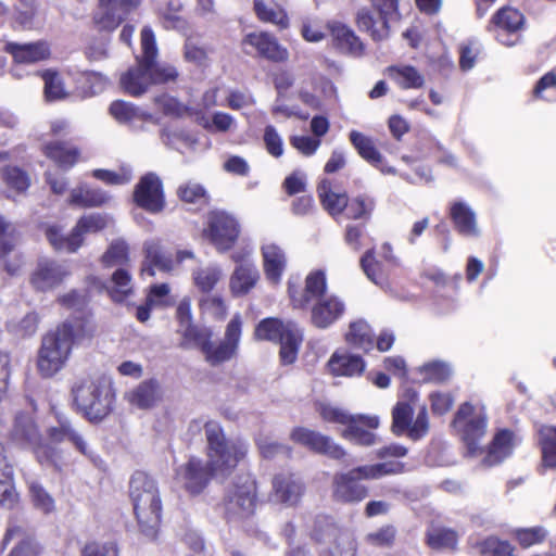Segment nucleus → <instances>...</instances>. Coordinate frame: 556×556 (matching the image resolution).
Segmentation results:
<instances>
[{
	"instance_id": "1",
	"label": "nucleus",
	"mask_w": 556,
	"mask_h": 556,
	"mask_svg": "<svg viewBox=\"0 0 556 556\" xmlns=\"http://www.w3.org/2000/svg\"><path fill=\"white\" fill-rule=\"evenodd\" d=\"M204 432L207 442L206 465L201 459L191 457L176 472L178 482L191 494L201 493L212 477L224 478L230 475L248 453L247 443L228 440L217 421L205 422Z\"/></svg>"
},
{
	"instance_id": "2",
	"label": "nucleus",
	"mask_w": 556,
	"mask_h": 556,
	"mask_svg": "<svg viewBox=\"0 0 556 556\" xmlns=\"http://www.w3.org/2000/svg\"><path fill=\"white\" fill-rule=\"evenodd\" d=\"M141 56L137 58L138 66L129 70L121 77V85L124 90L135 97L144 93L153 84L174 81L178 76L174 66L156 62L155 36L148 26L141 30Z\"/></svg>"
},
{
	"instance_id": "3",
	"label": "nucleus",
	"mask_w": 556,
	"mask_h": 556,
	"mask_svg": "<svg viewBox=\"0 0 556 556\" xmlns=\"http://www.w3.org/2000/svg\"><path fill=\"white\" fill-rule=\"evenodd\" d=\"M92 328L81 320H66L48 331L41 339L37 368L42 377L50 378L67 363L73 344L92 334Z\"/></svg>"
},
{
	"instance_id": "4",
	"label": "nucleus",
	"mask_w": 556,
	"mask_h": 556,
	"mask_svg": "<svg viewBox=\"0 0 556 556\" xmlns=\"http://www.w3.org/2000/svg\"><path fill=\"white\" fill-rule=\"evenodd\" d=\"M404 465L389 460L355 467L348 472L336 473L332 479V496L341 503H359L368 495V488L359 480H378L387 476L401 473Z\"/></svg>"
},
{
	"instance_id": "5",
	"label": "nucleus",
	"mask_w": 556,
	"mask_h": 556,
	"mask_svg": "<svg viewBox=\"0 0 556 556\" xmlns=\"http://www.w3.org/2000/svg\"><path fill=\"white\" fill-rule=\"evenodd\" d=\"M129 496L140 530L149 538L156 535L162 513V502L155 481L138 471L129 483Z\"/></svg>"
},
{
	"instance_id": "6",
	"label": "nucleus",
	"mask_w": 556,
	"mask_h": 556,
	"mask_svg": "<svg viewBox=\"0 0 556 556\" xmlns=\"http://www.w3.org/2000/svg\"><path fill=\"white\" fill-rule=\"evenodd\" d=\"M72 394L77 408L90 421H100L108 416L115 399L111 381L104 376L77 380Z\"/></svg>"
},
{
	"instance_id": "7",
	"label": "nucleus",
	"mask_w": 556,
	"mask_h": 556,
	"mask_svg": "<svg viewBox=\"0 0 556 556\" xmlns=\"http://www.w3.org/2000/svg\"><path fill=\"white\" fill-rule=\"evenodd\" d=\"M392 432L406 434L412 440H419L428 433L427 409L419 403L418 393L413 389L404 391L392 409Z\"/></svg>"
},
{
	"instance_id": "8",
	"label": "nucleus",
	"mask_w": 556,
	"mask_h": 556,
	"mask_svg": "<svg viewBox=\"0 0 556 556\" xmlns=\"http://www.w3.org/2000/svg\"><path fill=\"white\" fill-rule=\"evenodd\" d=\"M223 507L225 517L230 522L249 518L256 507V484L250 476H241L226 489Z\"/></svg>"
},
{
	"instance_id": "9",
	"label": "nucleus",
	"mask_w": 556,
	"mask_h": 556,
	"mask_svg": "<svg viewBox=\"0 0 556 556\" xmlns=\"http://www.w3.org/2000/svg\"><path fill=\"white\" fill-rule=\"evenodd\" d=\"M11 438L17 443L30 446L41 465L58 467L61 460L60 451L42 442L38 427L28 414L20 413L15 416Z\"/></svg>"
},
{
	"instance_id": "10",
	"label": "nucleus",
	"mask_w": 556,
	"mask_h": 556,
	"mask_svg": "<svg viewBox=\"0 0 556 556\" xmlns=\"http://www.w3.org/2000/svg\"><path fill=\"white\" fill-rule=\"evenodd\" d=\"M453 424L466 444L467 453L471 456L482 455L484 450L480 445V441L486 432L484 408L464 403L458 408Z\"/></svg>"
},
{
	"instance_id": "11",
	"label": "nucleus",
	"mask_w": 556,
	"mask_h": 556,
	"mask_svg": "<svg viewBox=\"0 0 556 556\" xmlns=\"http://www.w3.org/2000/svg\"><path fill=\"white\" fill-rule=\"evenodd\" d=\"M240 233L238 222L230 214L223 211H214L207 215L204 235L220 252L233 247Z\"/></svg>"
},
{
	"instance_id": "12",
	"label": "nucleus",
	"mask_w": 556,
	"mask_h": 556,
	"mask_svg": "<svg viewBox=\"0 0 556 556\" xmlns=\"http://www.w3.org/2000/svg\"><path fill=\"white\" fill-rule=\"evenodd\" d=\"M242 321L239 315H235L228 323L224 339L215 344L210 339L203 354L207 363L217 366L236 357L241 338Z\"/></svg>"
},
{
	"instance_id": "13",
	"label": "nucleus",
	"mask_w": 556,
	"mask_h": 556,
	"mask_svg": "<svg viewBox=\"0 0 556 556\" xmlns=\"http://www.w3.org/2000/svg\"><path fill=\"white\" fill-rule=\"evenodd\" d=\"M71 275L68 264L41 258L33 270L29 282L36 291L49 292L59 288Z\"/></svg>"
},
{
	"instance_id": "14",
	"label": "nucleus",
	"mask_w": 556,
	"mask_h": 556,
	"mask_svg": "<svg viewBox=\"0 0 556 556\" xmlns=\"http://www.w3.org/2000/svg\"><path fill=\"white\" fill-rule=\"evenodd\" d=\"M290 438L311 451L333 459H341L346 455V451L337 444L332 438L315 430L299 427L292 430Z\"/></svg>"
},
{
	"instance_id": "15",
	"label": "nucleus",
	"mask_w": 556,
	"mask_h": 556,
	"mask_svg": "<svg viewBox=\"0 0 556 556\" xmlns=\"http://www.w3.org/2000/svg\"><path fill=\"white\" fill-rule=\"evenodd\" d=\"M525 17L521 12L513 8H503L493 16L489 31H496V39L505 46H514L519 40V30L523 26Z\"/></svg>"
},
{
	"instance_id": "16",
	"label": "nucleus",
	"mask_w": 556,
	"mask_h": 556,
	"mask_svg": "<svg viewBox=\"0 0 556 556\" xmlns=\"http://www.w3.org/2000/svg\"><path fill=\"white\" fill-rule=\"evenodd\" d=\"M135 203L148 211L156 214L163 211L165 199L161 179L153 173H148L136 185L134 190Z\"/></svg>"
},
{
	"instance_id": "17",
	"label": "nucleus",
	"mask_w": 556,
	"mask_h": 556,
	"mask_svg": "<svg viewBox=\"0 0 556 556\" xmlns=\"http://www.w3.org/2000/svg\"><path fill=\"white\" fill-rule=\"evenodd\" d=\"M146 264L142 267V274L153 276L154 267L162 271H173L186 260H193L194 254L189 250H179L176 252L175 260L162 252L159 242L151 240L144 243Z\"/></svg>"
},
{
	"instance_id": "18",
	"label": "nucleus",
	"mask_w": 556,
	"mask_h": 556,
	"mask_svg": "<svg viewBox=\"0 0 556 556\" xmlns=\"http://www.w3.org/2000/svg\"><path fill=\"white\" fill-rule=\"evenodd\" d=\"M380 419L376 415L356 414L341 431V437L356 445L372 446L379 442V438L371 430L379 427Z\"/></svg>"
},
{
	"instance_id": "19",
	"label": "nucleus",
	"mask_w": 556,
	"mask_h": 556,
	"mask_svg": "<svg viewBox=\"0 0 556 556\" xmlns=\"http://www.w3.org/2000/svg\"><path fill=\"white\" fill-rule=\"evenodd\" d=\"M139 2L140 0H100L93 17L94 23L100 29L113 30Z\"/></svg>"
},
{
	"instance_id": "20",
	"label": "nucleus",
	"mask_w": 556,
	"mask_h": 556,
	"mask_svg": "<svg viewBox=\"0 0 556 556\" xmlns=\"http://www.w3.org/2000/svg\"><path fill=\"white\" fill-rule=\"evenodd\" d=\"M344 301L334 294L318 298L311 306V323L318 329H327L345 313Z\"/></svg>"
},
{
	"instance_id": "21",
	"label": "nucleus",
	"mask_w": 556,
	"mask_h": 556,
	"mask_svg": "<svg viewBox=\"0 0 556 556\" xmlns=\"http://www.w3.org/2000/svg\"><path fill=\"white\" fill-rule=\"evenodd\" d=\"M111 222L108 215L89 214L83 216L76 224L75 228L68 235V238L62 243L55 240V230L50 231V237L53 243L61 248H68L72 251H77L84 242V235L93 233L104 229Z\"/></svg>"
},
{
	"instance_id": "22",
	"label": "nucleus",
	"mask_w": 556,
	"mask_h": 556,
	"mask_svg": "<svg viewBox=\"0 0 556 556\" xmlns=\"http://www.w3.org/2000/svg\"><path fill=\"white\" fill-rule=\"evenodd\" d=\"M251 251H245L243 253H233L231 258L239 263V265L235 268L231 277H230V290L233 295H243L247 294L254 286L256 285L260 273L256 266L244 260L247 255H250Z\"/></svg>"
},
{
	"instance_id": "23",
	"label": "nucleus",
	"mask_w": 556,
	"mask_h": 556,
	"mask_svg": "<svg viewBox=\"0 0 556 556\" xmlns=\"http://www.w3.org/2000/svg\"><path fill=\"white\" fill-rule=\"evenodd\" d=\"M243 43L254 48L258 55L269 61L285 62L289 59L288 50L269 33H251L244 37Z\"/></svg>"
},
{
	"instance_id": "24",
	"label": "nucleus",
	"mask_w": 556,
	"mask_h": 556,
	"mask_svg": "<svg viewBox=\"0 0 556 556\" xmlns=\"http://www.w3.org/2000/svg\"><path fill=\"white\" fill-rule=\"evenodd\" d=\"M5 51L15 62L22 64H35L48 60L51 55L49 43L41 40L28 43L8 42Z\"/></svg>"
},
{
	"instance_id": "25",
	"label": "nucleus",
	"mask_w": 556,
	"mask_h": 556,
	"mask_svg": "<svg viewBox=\"0 0 556 556\" xmlns=\"http://www.w3.org/2000/svg\"><path fill=\"white\" fill-rule=\"evenodd\" d=\"M48 439L52 443L70 442L81 454L89 456L90 451L83 434L76 429L66 417H60L58 425L47 430Z\"/></svg>"
},
{
	"instance_id": "26",
	"label": "nucleus",
	"mask_w": 556,
	"mask_h": 556,
	"mask_svg": "<svg viewBox=\"0 0 556 556\" xmlns=\"http://www.w3.org/2000/svg\"><path fill=\"white\" fill-rule=\"evenodd\" d=\"M303 494V484L293 475H278L273 481V500L289 506L295 505Z\"/></svg>"
},
{
	"instance_id": "27",
	"label": "nucleus",
	"mask_w": 556,
	"mask_h": 556,
	"mask_svg": "<svg viewBox=\"0 0 556 556\" xmlns=\"http://www.w3.org/2000/svg\"><path fill=\"white\" fill-rule=\"evenodd\" d=\"M327 29L330 31L333 45L343 53L361 55L363 52V43L354 31L346 25L331 21L327 23Z\"/></svg>"
},
{
	"instance_id": "28",
	"label": "nucleus",
	"mask_w": 556,
	"mask_h": 556,
	"mask_svg": "<svg viewBox=\"0 0 556 556\" xmlns=\"http://www.w3.org/2000/svg\"><path fill=\"white\" fill-rule=\"evenodd\" d=\"M350 141L357 150L358 154L368 163L379 168L382 174H395V169L390 166H384L382 162V155L377 150L371 138L364 134L352 130L350 132Z\"/></svg>"
},
{
	"instance_id": "29",
	"label": "nucleus",
	"mask_w": 556,
	"mask_h": 556,
	"mask_svg": "<svg viewBox=\"0 0 556 556\" xmlns=\"http://www.w3.org/2000/svg\"><path fill=\"white\" fill-rule=\"evenodd\" d=\"M262 256L266 278L273 283H278L287 266L285 251L273 242L262 245Z\"/></svg>"
},
{
	"instance_id": "30",
	"label": "nucleus",
	"mask_w": 556,
	"mask_h": 556,
	"mask_svg": "<svg viewBox=\"0 0 556 556\" xmlns=\"http://www.w3.org/2000/svg\"><path fill=\"white\" fill-rule=\"evenodd\" d=\"M163 395L161 384L155 379H149L139 383L127 394L130 404L141 408L153 407Z\"/></svg>"
},
{
	"instance_id": "31",
	"label": "nucleus",
	"mask_w": 556,
	"mask_h": 556,
	"mask_svg": "<svg viewBox=\"0 0 556 556\" xmlns=\"http://www.w3.org/2000/svg\"><path fill=\"white\" fill-rule=\"evenodd\" d=\"M517 443L518 440L516 435L509 430L498 431L488 448L483 463L486 466H493L501 463L511 454Z\"/></svg>"
},
{
	"instance_id": "32",
	"label": "nucleus",
	"mask_w": 556,
	"mask_h": 556,
	"mask_svg": "<svg viewBox=\"0 0 556 556\" xmlns=\"http://www.w3.org/2000/svg\"><path fill=\"white\" fill-rule=\"evenodd\" d=\"M111 197L103 190L81 184L70 192L68 204L77 207H93L106 204Z\"/></svg>"
},
{
	"instance_id": "33",
	"label": "nucleus",
	"mask_w": 556,
	"mask_h": 556,
	"mask_svg": "<svg viewBox=\"0 0 556 556\" xmlns=\"http://www.w3.org/2000/svg\"><path fill=\"white\" fill-rule=\"evenodd\" d=\"M451 217L459 233L466 237H478L480 230L475 212L464 202H455L451 206Z\"/></svg>"
},
{
	"instance_id": "34",
	"label": "nucleus",
	"mask_w": 556,
	"mask_h": 556,
	"mask_svg": "<svg viewBox=\"0 0 556 556\" xmlns=\"http://www.w3.org/2000/svg\"><path fill=\"white\" fill-rule=\"evenodd\" d=\"M43 153L63 169L73 167L77 163L80 154L76 147L60 141L45 144Z\"/></svg>"
},
{
	"instance_id": "35",
	"label": "nucleus",
	"mask_w": 556,
	"mask_h": 556,
	"mask_svg": "<svg viewBox=\"0 0 556 556\" xmlns=\"http://www.w3.org/2000/svg\"><path fill=\"white\" fill-rule=\"evenodd\" d=\"M254 12L262 22L274 24L281 29L289 26L285 9L275 0H254Z\"/></svg>"
},
{
	"instance_id": "36",
	"label": "nucleus",
	"mask_w": 556,
	"mask_h": 556,
	"mask_svg": "<svg viewBox=\"0 0 556 556\" xmlns=\"http://www.w3.org/2000/svg\"><path fill=\"white\" fill-rule=\"evenodd\" d=\"M317 192L324 208L333 217L340 215L348 206L346 193L333 191L331 182L327 179L319 182Z\"/></svg>"
},
{
	"instance_id": "37",
	"label": "nucleus",
	"mask_w": 556,
	"mask_h": 556,
	"mask_svg": "<svg viewBox=\"0 0 556 556\" xmlns=\"http://www.w3.org/2000/svg\"><path fill=\"white\" fill-rule=\"evenodd\" d=\"M329 368L337 376H356L361 375L365 369V363L358 355L349 353H334L329 359Z\"/></svg>"
},
{
	"instance_id": "38",
	"label": "nucleus",
	"mask_w": 556,
	"mask_h": 556,
	"mask_svg": "<svg viewBox=\"0 0 556 556\" xmlns=\"http://www.w3.org/2000/svg\"><path fill=\"white\" fill-rule=\"evenodd\" d=\"M327 283L326 276L323 271H315L309 274L305 280V294L299 299L291 293V299L294 306L302 307L305 304L317 301L318 298L326 296Z\"/></svg>"
},
{
	"instance_id": "39",
	"label": "nucleus",
	"mask_w": 556,
	"mask_h": 556,
	"mask_svg": "<svg viewBox=\"0 0 556 556\" xmlns=\"http://www.w3.org/2000/svg\"><path fill=\"white\" fill-rule=\"evenodd\" d=\"M303 341L302 330L294 323H289V328L280 342V359L282 364L289 365L295 362L299 349Z\"/></svg>"
},
{
	"instance_id": "40",
	"label": "nucleus",
	"mask_w": 556,
	"mask_h": 556,
	"mask_svg": "<svg viewBox=\"0 0 556 556\" xmlns=\"http://www.w3.org/2000/svg\"><path fill=\"white\" fill-rule=\"evenodd\" d=\"M345 340L349 344L365 352L370 351L374 346L371 328L364 319H358L350 324Z\"/></svg>"
},
{
	"instance_id": "41",
	"label": "nucleus",
	"mask_w": 556,
	"mask_h": 556,
	"mask_svg": "<svg viewBox=\"0 0 556 556\" xmlns=\"http://www.w3.org/2000/svg\"><path fill=\"white\" fill-rule=\"evenodd\" d=\"M223 277V269L216 264H208L206 266L199 267L192 273V279L195 287L207 294L215 288Z\"/></svg>"
},
{
	"instance_id": "42",
	"label": "nucleus",
	"mask_w": 556,
	"mask_h": 556,
	"mask_svg": "<svg viewBox=\"0 0 556 556\" xmlns=\"http://www.w3.org/2000/svg\"><path fill=\"white\" fill-rule=\"evenodd\" d=\"M389 264L384 263L383 260L379 261L376 258L375 250H368L361 258V267L368 279L376 285H383L388 273Z\"/></svg>"
},
{
	"instance_id": "43",
	"label": "nucleus",
	"mask_w": 556,
	"mask_h": 556,
	"mask_svg": "<svg viewBox=\"0 0 556 556\" xmlns=\"http://www.w3.org/2000/svg\"><path fill=\"white\" fill-rule=\"evenodd\" d=\"M178 332L182 337L180 345L185 349L200 348L203 352L212 339V331L207 328H199L192 324H188L178 328Z\"/></svg>"
},
{
	"instance_id": "44",
	"label": "nucleus",
	"mask_w": 556,
	"mask_h": 556,
	"mask_svg": "<svg viewBox=\"0 0 556 556\" xmlns=\"http://www.w3.org/2000/svg\"><path fill=\"white\" fill-rule=\"evenodd\" d=\"M542 462L545 467H556V427L543 426L540 429Z\"/></svg>"
},
{
	"instance_id": "45",
	"label": "nucleus",
	"mask_w": 556,
	"mask_h": 556,
	"mask_svg": "<svg viewBox=\"0 0 556 556\" xmlns=\"http://www.w3.org/2000/svg\"><path fill=\"white\" fill-rule=\"evenodd\" d=\"M389 72L390 76L405 89L420 88L425 83L424 76L410 65L392 66Z\"/></svg>"
},
{
	"instance_id": "46",
	"label": "nucleus",
	"mask_w": 556,
	"mask_h": 556,
	"mask_svg": "<svg viewBox=\"0 0 556 556\" xmlns=\"http://www.w3.org/2000/svg\"><path fill=\"white\" fill-rule=\"evenodd\" d=\"M77 90L81 97H92L102 92L108 86V79L97 72H85L77 81Z\"/></svg>"
},
{
	"instance_id": "47",
	"label": "nucleus",
	"mask_w": 556,
	"mask_h": 556,
	"mask_svg": "<svg viewBox=\"0 0 556 556\" xmlns=\"http://www.w3.org/2000/svg\"><path fill=\"white\" fill-rule=\"evenodd\" d=\"M357 25L361 29L369 31L371 37L376 40H381L388 35V22L380 17L376 22L371 12L367 9H362L357 13Z\"/></svg>"
},
{
	"instance_id": "48",
	"label": "nucleus",
	"mask_w": 556,
	"mask_h": 556,
	"mask_svg": "<svg viewBox=\"0 0 556 556\" xmlns=\"http://www.w3.org/2000/svg\"><path fill=\"white\" fill-rule=\"evenodd\" d=\"M289 323H283L277 318H266L257 325L255 337L260 340L279 341L287 332Z\"/></svg>"
},
{
	"instance_id": "49",
	"label": "nucleus",
	"mask_w": 556,
	"mask_h": 556,
	"mask_svg": "<svg viewBox=\"0 0 556 556\" xmlns=\"http://www.w3.org/2000/svg\"><path fill=\"white\" fill-rule=\"evenodd\" d=\"M39 317L36 313H27L18 319H12L8 323V330L17 338H28L36 333L38 329Z\"/></svg>"
},
{
	"instance_id": "50",
	"label": "nucleus",
	"mask_w": 556,
	"mask_h": 556,
	"mask_svg": "<svg viewBox=\"0 0 556 556\" xmlns=\"http://www.w3.org/2000/svg\"><path fill=\"white\" fill-rule=\"evenodd\" d=\"M110 113L119 123L132 119H152V115L140 111L138 108L125 101H115L110 105Z\"/></svg>"
},
{
	"instance_id": "51",
	"label": "nucleus",
	"mask_w": 556,
	"mask_h": 556,
	"mask_svg": "<svg viewBox=\"0 0 556 556\" xmlns=\"http://www.w3.org/2000/svg\"><path fill=\"white\" fill-rule=\"evenodd\" d=\"M457 540L458 534L446 528H432L427 534V543L433 549L454 548Z\"/></svg>"
},
{
	"instance_id": "52",
	"label": "nucleus",
	"mask_w": 556,
	"mask_h": 556,
	"mask_svg": "<svg viewBox=\"0 0 556 556\" xmlns=\"http://www.w3.org/2000/svg\"><path fill=\"white\" fill-rule=\"evenodd\" d=\"M45 81V96L49 101L62 100L67 97L61 75L52 70L42 73Z\"/></svg>"
},
{
	"instance_id": "53",
	"label": "nucleus",
	"mask_w": 556,
	"mask_h": 556,
	"mask_svg": "<svg viewBox=\"0 0 556 556\" xmlns=\"http://www.w3.org/2000/svg\"><path fill=\"white\" fill-rule=\"evenodd\" d=\"M33 506L43 514H50L55 509V502L47 490L38 482L31 481L28 485Z\"/></svg>"
},
{
	"instance_id": "54",
	"label": "nucleus",
	"mask_w": 556,
	"mask_h": 556,
	"mask_svg": "<svg viewBox=\"0 0 556 556\" xmlns=\"http://www.w3.org/2000/svg\"><path fill=\"white\" fill-rule=\"evenodd\" d=\"M128 245L124 240H115L102 256L105 267L124 266L128 263Z\"/></svg>"
},
{
	"instance_id": "55",
	"label": "nucleus",
	"mask_w": 556,
	"mask_h": 556,
	"mask_svg": "<svg viewBox=\"0 0 556 556\" xmlns=\"http://www.w3.org/2000/svg\"><path fill=\"white\" fill-rule=\"evenodd\" d=\"M179 199L185 203L204 205L207 203L206 190L194 181H187L177 190Z\"/></svg>"
},
{
	"instance_id": "56",
	"label": "nucleus",
	"mask_w": 556,
	"mask_h": 556,
	"mask_svg": "<svg viewBox=\"0 0 556 556\" xmlns=\"http://www.w3.org/2000/svg\"><path fill=\"white\" fill-rule=\"evenodd\" d=\"M111 298L122 302L131 292V277L127 270L119 268L112 275Z\"/></svg>"
},
{
	"instance_id": "57",
	"label": "nucleus",
	"mask_w": 556,
	"mask_h": 556,
	"mask_svg": "<svg viewBox=\"0 0 556 556\" xmlns=\"http://www.w3.org/2000/svg\"><path fill=\"white\" fill-rule=\"evenodd\" d=\"M317 412L324 421L338 424L345 427H348L349 422H351V419L354 416L343 408L328 403L318 404Z\"/></svg>"
},
{
	"instance_id": "58",
	"label": "nucleus",
	"mask_w": 556,
	"mask_h": 556,
	"mask_svg": "<svg viewBox=\"0 0 556 556\" xmlns=\"http://www.w3.org/2000/svg\"><path fill=\"white\" fill-rule=\"evenodd\" d=\"M154 103L167 116L184 117L193 115V112L188 106L166 94L155 98Z\"/></svg>"
},
{
	"instance_id": "59",
	"label": "nucleus",
	"mask_w": 556,
	"mask_h": 556,
	"mask_svg": "<svg viewBox=\"0 0 556 556\" xmlns=\"http://www.w3.org/2000/svg\"><path fill=\"white\" fill-rule=\"evenodd\" d=\"M18 500L13 483V471L0 472V505L12 508Z\"/></svg>"
},
{
	"instance_id": "60",
	"label": "nucleus",
	"mask_w": 556,
	"mask_h": 556,
	"mask_svg": "<svg viewBox=\"0 0 556 556\" xmlns=\"http://www.w3.org/2000/svg\"><path fill=\"white\" fill-rule=\"evenodd\" d=\"M420 374L426 382H443L451 376L448 365L442 362H431L420 367Z\"/></svg>"
},
{
	"instance_id": "61",
	"label": "nucleus",
	"mask_w": 556,
	"mask_h": 556,
	"mask_svg": "<svg viewBox=\"0 0 556 556\" xmlns=\"http://www.w3.org/2000/svg\"><path fill=\"white\" fill-rule=\"evenodd\" d=\"M200 306L203 313L211 315L215 319H224L227 314V306L220 296L206 294L200 300Z\"/></svg>"
},
{
	"instance_id": "62",
	"label": "nucleus",
	"mask_w": 556,
	"mask_h": 556,
	"mask_svg": "<svg viewBox=\"0 0 556 556\" xmlns=\"http://www.w3.org/2000/svg\"><path fill=\"white\" fill-rule=\"evenodd\" d=\"M92 176L108 185H126L132 178L131 170L125 167L121 168L118 172L94 169Z\"/></svg>"
},
{
	"instance_id": "63",
	"label": "nucleus",
	"mask_w": 556,
	"mask_h": 556,
	"mask_svg": "<svg viewBox=\"0 0 556 556\" xmlns=\"http://www.w3.org/2000/svg\"><path fill=\"white\" fill-rule=\"evenodd\" d=\"M480 553L490 556H511L513 547L508 542L491 536L481 542Z\"/></svg>"
},
{
	"instance_id": "64",
	"label": "nucleus",
	"mask_w": 556,
	"mask_h": 556,
	"mask_svg": "<svg viewBox=\"0 0 556 556\" xmlns=\"http://www.w3.org/2000/svg\"><path fill=\"white\" fill-rule=\"evenodd\" d=\"M4 181L10 188L22 192L29 187V178L25 172L18 167H8L3 173Z\"/></svg>"
}]
</instances>
